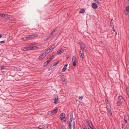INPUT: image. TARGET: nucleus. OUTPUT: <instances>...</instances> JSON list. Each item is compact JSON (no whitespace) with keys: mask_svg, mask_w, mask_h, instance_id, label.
I'll use <instances>...</instances> for the list:
<instances>
[{"mask_svg":"<svg viewBox=\"0 0 129 129\" xmlns=\"http://www.w3.org/2000/svg\"><path fill=\"white\" fill-rule=\"evenodd\" d=\"M124 101V100L122 96H119L117 100V105L118 106H120L122 103H123Z\"/></svg>","mask_w":129,"mask_h":129,"instance_id":"f257e3e1","label":"nucleus"},{"mask_svg":"<svg viewBox=\"0 0 129 129\" xmlns=\"http://www.w3.org/2000/svg\"><path fill=\"white\" fill-rule=\"evenodd\" d=\"M78 43L80 46V50H85V45L82 42H78Z\"/></svg>","mask_w":129,"mask_h":129,"instance_id":"f03ea898","label":"nucleus"},{"mask_svg":"<svg viewBox=\"0 0 129 129\" xmlns=\"http://www.w3.org/2000/svg\"><path fill=\"white\" fill-rule=\"evenodd\" d=\"M107 104H108L107 105V112L109 113L110 115V116H111L112 115V113L111 112V107L109 104H108V103H107Z\"/></svg>","mask_w":129,"mask_h":129,"instance_id":"7ed1b4c3","label":"nucleus"},{"mask_svg":"<svg viewBox=\"0 0 129 129\" xmlns=\"http://www.w3.org/2000/svg\"><path fill=\"white\" fill-rule=\"evenodd\" d=\"M84 50H80L79 54L80 57L82 60L83 59L84 54Z\"/></svg>","mask_w":129,"mask_h":129,"instance_id":"20e7f679","label":"nucleus"},{"mask_svg":"<svg viewBox=\"0 0 129 129\" xmlns=\"http://www.w3.org/2000/svg\"><path fill=\"white\" fill-rule=\"evenodd\" d=\"M124 12L126 15H128L129 12V6L128 5L126 6V8L124 10Z\"/></svg>","mask_w":129,"mask_h":129,"instance_id":"39448f33","label":"nucleus"},{"mask_svg":"<svg viewBox=\"0 0 129 129\" xmlns=\"http://www.w3.org/2000/svg\"><path fill=\"white\" fill-rule=\"evenodd\" d=\"M38 48V47L36 46H34L32 47H30L29 46L27 48L25 49V50L27 51L34 49H36Z\"/></svg>","mask_w":129,"mask_h":129,"instance_id":"423d86ee","label":"nucleus"},{"mask_svg":"<svg viewBox=\"0 0 129 129\" xmlns=\"http://www.w3.org/2000/svg\"><path fill=\"white\" fill-rule=\"evenodd\" d=\"M76 57L75 56H73L72 57V61L73 62V65L74 66L76 65Z\"/></svg>","mask_w":129,"mask_h":129,"instance_id":"0eeeda50","label":"nucleus"},{"mask_svg":"<svg viewBox=\"0 0 129 129\" xmlns=\"http://www.w3.org/2000/svg\"><path fill=\"white\" fill-rule=\"evenodd\" d=\"M38 36V35L37 34H36L30 35L27 36L28 39H31L34 38L35 37H37Z\"/></svg>","mask_w":129,"mask_h":129,"instance_id":"6e6552de","label":"nucleus"},{"mask_svg":"<svg viewBox=\"0 0 129 129\" xmlns=\"http://www.w3.org/2000/svg\"><path fill=\"white\" fill-rule=\"evenodd\" d=\"M86 122L87 123L88 125L90 128L92 126V124L91 122L89 121L88 119H86Z\"/></svg>","mask_w":129,"mask_h":129,"instance_id":"1a4fd4ad","label":"nucleus"},{"mask_svg":"<svg viewBox=\"0 0 129 129\" xmlns=\"http://www.w3.org/2000/svg\"><path fill=\"white\" fill-rule=\"evenodd\" d=\"M58 110V109L57 108H56L54 110H51L50 111L51 114L53 115L55 114L57 112Z\"/></svg>","mask_w":129,"mask_h":129,"instance_id":"9d476101","label":"nucleus"},{"mask_svg":"<svg viewBox=\"0 0 129 129\" xmlns=\"http://www.w3.org/2000/svg\"><path fill=\"white\" fill-rule=\"evenodd\" d=\"M64 51V50L63 48H61L59 51H58L57 52V54L59 55L61 53H62Z\"/></svg>","mask_w":129,"mask_h":129,"instance_id":"9b49d317","label":"nucleus"},{"mask_svg":"<svg viewBox=\"0 0 129 129\" xmlns=\"http://www.w3.org/2000/svg\"><path fill=\"white\" fill-rule=\"evenodd\" d=\"M46 56V55H45V54L43 53L39 57L38 59L39 60H41L42 58Z\"/></svg>","mask_w":129,"mask_h":129,"instance_id":"f8f14e48","label":"nucleus"},{"mask_svg":"<svg viewBox=\"0 0 129 129\" xmlns=\"http://www.w3.org/2000/svg\"><path fill=\"white\" fill-rule=\"evenodd\" d=\"M92 7L94 9H96L98 7L97 5L95 3H93L92 4Z\"/></svg>","mask_w":129,"mask_h":129,"instance_id":"ddd939ff","label":"nucleus"},{"mask_svg":"<svg viewBox=\"0 0 129 129\" xmlns=\"http://www.w3.org/2000/svg\"><path fill=\"white\" fill-rule=\"evenodd\" d=\"M58 97L57 96H55L54 98V103L56 104V103L57 101L58 100Z\"/></svg>","mask_w":129,"mask_h":129,"instance_id":"4468645a","label":"nucleus"},{"mask_svg":"<svg viewBox=\"0 0 129 129\" xmlns=\"http://www.w3.org/2000/svg\"><path fill=\"white\" fill-rule=\"evenodd\" d=\"M5 18L8 19H10L12 18V16L6 14Z\"/></svg>","mask_w":129,"mask_h":129,"instance_id":"2eb2a0df","label":"nucleus"},{"mask_svg":"<svg viewBox=\"0 0 129 129\" xmlns=\"http://www.w3.org/2000/svg\"><path fill=\"white\" fill-rule=\"evenodd\" d=\"M68 66V64H66L63 67V68L62 69V72H64L66 71L67 70L66 67Z\"/></svg>","mask_w":129,"mask_h":129,"instance_id":"dca6fc26","label":"nucleus"},{"mask_svg":"<svg viewBox=\"0 0 129 129\" xmlns=\"http://www.w3.org/2000/svg\"><path fill=\"white\" fill-rule=\"evenodd\" d=\"M61 121L62 122H66V118L65 116L61 117L60 118Z\"/></svg>","mask_w":129,"mask_h":129,"instance_id":"f3484780","label":"nucleus"},{"mask_svg":"<svg viewBox=\"0 0 129 129\" xmlns=\"http://www.w3.org/2000/svg\"><path fill=\"white\" fill-rule=\"evenodd\" d=\"M50 50L49 49H47L44 52V54H45V55L46 56L47 54L49 52Z\"/></svg>","mask_w":129,"mask_h":129,"instance_id":"a211bd4d","label":"nucleus"},{"mask_svg":"<svg viewBox=\"0 0 129 129\" xmlns=\"http://www.w3.org/2000/svg\"><path fill=\"white\" fill-rule=\"evenodd\" d=\"M49 62L47 60L46 62H45L44 64V67H45L47 66L49 63Z\"/></svg>","mask_w":129,"mask_h":129,"instance_id":"6ab92c4d","label":"nucleus"},{"mask_svg":"<svg viewBox=\"0 0 129 129\" xmlns=\"http://www.w3.org/2000/svg\"><path fill=\"white\" fill-rule=\"evenodd\" d=\"M45 127V126L44 125H41L38 127V128L39 129H41L44 128Z\"/></svg>","mask_w":129,"mask_h":129,"instance_id":"aec40b11","label":"nucleus"},{"mask_svg":"<svg viewBox=\"0 0 129 129\" xmlns=\"http://www.w3.org/2000/svg\"><path fill=\"white\" fill-rule=\"evenodd\" d=\"M126 90L128 97L129 98V88L127 87L126 89Z\"/></svg>","mask_w":129,"mask_h":129,"instance_id":"412c9836","label":"nucleus"},{"mask_svg":"<svg viewBox=\"0 0 129 129\" xmlns=\"http://www.w3.org/2000/svg\"><path fill=\"white\" fill-rule=\"evenodd\" d=\"M68 124V127L69 128V129H72L71 123L69 122Z\"/></svg>","mask_w":129,"mask_h":129,"instance_id":"4be33fe9","label":"nucleus"},{"mask_svg":"<svg viewBox=\"0 0 129 129\" xmlns=\"http://www.w3.org/2000/svg\"><path fill=\"white\" fill-rule=\"evenodd\" d=\"M55 55V53L54 52L53 53L51 54L50 57L52 58H53L54 57Z\"/></svg>","mask_w":129,"mask_h":129,"instance_id":"5701e85b","label":"nucleus"},{"mask_svg":"<svg viewBox=\"0 0 129 129\" xmlns=\"http://www.w3.org/2000/svg\"><path fill=\"white\" fill-rule=\"evenodd\" d=\"M85 12V10L84 9H82L80 10L79 12L81 13H84Z\"/></svg>","mask_w":129,"mask_h":129,"instance_id":"b1692460","label":"nucleus"},{"mask_svg":"<svg viewBox=\"0 0 129 129\" xmlns=\"http://www.w3.org/2000/svg\"><path fill=\"white\" fill-rule=\"evenodd\" d=\"M14 69L15 70L17 71H21V69L19 68H17V67H15L14 68Z\"/></svg>","mask_w":129,"mask_h":129,"instance_id":"393cba45","label":"nucleus"},{"mask_svg":"<svg viewBox=\"0 0 129 129\" xmlns=\"http://www.w3.org/2000/svg\"><path fill=\"white\" fill-rule=\"evenodd\" d=\"M59 61L57 62H54L52 65L53 66H56L58 63Z\"/></svg>","mask_w":129,"mask_h":129,"instance_id":"a878e982","label":"nucleus"},{"mask_svg":"<svg viewBox=\"0 0 129 129\" xmlns=\"http://www.w3.org/2000/svg\"><path fill=\"white\" fill-rule=\"evenodd\" d=\"M27 39H28L27 36L26 37H23L21 38V40H26Z\"/></svg>","mask_w":129,"mask_h":129,"instance_id":"bb28decb","label":"nucleus"},{"mask_svg":"<svg viewBox=\"0 0 129 129\" xmlns=\"http://www.w3.org/2000/svg\"><path fill=\"white\" fill-rule=\"evenodd\" d=\"M55 47V45H54L53 46H51V47H50L49 48V49L50 50L52 49H53Z\"/></svg>","mask_w":129,"mask_h":129,"instance_id":"cd10ccee","label":"nucleus"},{"mask_svg":"<svg viewBox=\"0 0 129 129\" xmlns=\"http://www.w3.org/2000/svg\"><path fill=\"white\" fill-rule=\"evenodd\" d=\"M52 67H53V65L52 64L50 66V67H49V68L48 69V71H49L51 70L52 69Z\"/></svg>","mask_w":129,"mask_h":129,"instance_id":"c85d7f7f","label":"nucleus"},{"mask_svg":"<svg viewBox=\"0 0 129 129\" xmlns=\"http://www.w3.org/2000/svg\"><path fill=\"white\" fill-rule=\"evenodd\" d=\"M128 116L127 115H126L125 116L124 119L127 120V119H128Z\"/></svg>","mask_w":129,"mask_h":129,"instance_id":"c756f323","label":"nucleus"},{"mask_svg":"<svg viewBox=\"0 0 129 129\" xmlns=\"http://www.w3.org/2000/svg\"><path fill=\"white\" fill-rule=\"evenodd\" d=\"M110 25L111 27L112 28H113L114 25L112 22H111Z\"/></svg>","mask_w":129,"mask_h":129,"instance_id":"7c9ffc66","label":"nucleus"},{"mask_svg":"<svg viewBox=\"0 0 129 129\" xmlns=\"http://www.w3.org/2000/svg\"><path fill=\"white\" fill-rule=\"evenodd\" d=\"M62 84L64 85H66V82L65 81V80L63 81L62 80Z\"/></svg>","mask_w":129,"mask_h":129,"instance_id":"2f4dec72","label":"nucleus"},{"mask_svg":"<svg viewBox=\"0 0 129 129\" xmlns=\"http://www.w3.org/2000/svg\"><path fill=\"white\" fill-rule=\"evenodd\" d=\"M73 120V118H71L70 119V121L69 122L70 123H71V122H72V121Z\"/></svg>","mask_w":129,"mask_h":129,"instance_id":"473e14b6","label":"nucleus"},{"mask_svg":"<svg viewBox=\"0 0 129 129\" xmlns=\"http://www.w3.org/2000/svg\"><path fill=\"white\" fill-rule=\"evenodd\" d=\"M61 79L62 80L64 81L65 80V78L63 76H61Z\"/></svg>","mask_w":129,"mask_h":129,"instance_id":"72a5a7b5","label":"nucleus"},{"mask_svg":"<svg viewBox=\"0 0 129 129\" xmlns=\"http://www.w3.org/2000/svg\"><path fill=\"white\" fill-rule=\"evenodd\" d=\"M65 114L63 113H61L60 114V116L61 117H62L63 116H65Z\"/></svg>","mask_w":129,"mask_h":129,"instance_id":"f704fd0d","label":"nucleus"},{"mask_svg":"<svg viewBox=\"0 0 129 129\" xmlns=\"http://www.w3.org/2000/svg\"><path fill=\"white\" fill-rule=\"evenodd\" d=\"M122 129H127L125 128V125H124L123 124H122Z\"/></svg>","mask_w":129,"mask_h":129,"instance_id":"c9c22d12","label":"nucleus"},{"mask_svg":"<svg viewBox=\"0 0 129 129\" xmlns=\"http://www.w3.org/2000/svg\"><path fill=\"white\" fill-rule=\"evenodd\" d=\"M2 69H4L5 68V67L4 66H3L1 67Z\"/></svg>","mask_w":129,"mask_h":129,"instance_id":"e433bc0d","label":"nucleus"},{"mask_svg":"<svg viewBox=\"0 0 129 129\" xmlns=\"http://www.w3.org/2000/svg\"><path fill=\"white\" fill-rule=\"evenodd\" d=\"M93 1H95V2L98 4H99V1L98 0H93Z\"/></svg>","mask_w":129,"mask_h":129,"instance_id":"4c0bfd02","label":"nucleus"},{"mask_svg":"<svg viewBox=\"0 0 129 129\" xmlns=\"http://www.w3.org/2000/svg\"><path fill=\"white\" fill-rule=\"evenodd\" d=\"M49 39V37H47L46 38L45 40V41H48Z\"/></svg>","mask_w":129,"mask_h":129,"instance_id":"58836bf2","label":"nucleus"},{"mask_svg":"<svg viewBox=\"0 0 129 129\" xmlns=\"http://www.w3.org/2000/svg\"><path fill=\"white\" fill-rule=\"evenodd\" d=\"M56 30L57 29H54L53 30V31L52 32L53 33H54L56 31Z\"/></svg>","mask_w":129,"mask_h":129,"instance_id":"ea45409f","label":"nucleus"},{"mask_svg":"<svg viewBox=\"0 0 129 129\" xmlns=\"http://www.w3.org/2000/svg\"><path fill=\"white\" fill-rule=\"evenodd\" d=\"M82 99H83V97L82 96H80L79 98V99H80V100L81 101L82 100Z\"/></svg>","mask_w":129,"mask_h":129,"instance_id":"a19ab883","label":"nucleus"},{"mask_svg":"<svg viewBox=\"0 0 129 129\" xmlns=\"http://www.w3.org/2000/svg\"><path fill=\"white\" fill-rule=\"evenodd\" d=\"M48 37H49V39L51 38V37H52L50 35V34H49V35H48Z\"/></svg>","mask_w":129,"mask_h":129,"instance_id":"79ce46f5","label":"nucleus"},{"mask_svg":"<svg viewBox=\"0 0 129 129\" xmlns=\"http://www.w3.org/2000/svg\"><path fill=\"white\" fill-rule=\"evenodd\" d=\"M106 102L107 105H108L107 104V103H108V104H109V103H108V101L107 100H106Z\"/></svg>","mask_w":129,"mask_h":129,"instance_id":"37998d69","label":"nucleus"},{"mask_svg":"<svg viewBox=\"0 0 129 129\" xmlns=\"http://www.w3.org/2000/svg\"><path fill=\"white\" fill-rule=\"evenodd\" d=\"M6 15V14H3V16L2 17H3V18H5V16Z\"/></svg>","mask_w":129,"mask_h":129,"instance_id":"c03bdc74","label":"nucleus"},{"mask_svg":"<svg viewBox=\"0 0 129 129\" xmlns=\"http://www.w3.org/2000/svg\"><path fill=\"white\" fill-rule=\"evenodd\" d=\"M73 126H75V123L74 120L73 121Z\"/></svg>","mask_w":129,"mask_h":129,"instance_id":"a18cd8bd","label":"nucleus"},{"mask_svg":"<svg viewBox=\"0 0 129 129\" xmlns=\"http://www.w3.org/2000/svg\"><path fill=\"white\" fill-rule=\"evenodd\" d=\"M53 58L50 57V59H49L48 60V61L49 62Z\"/></svg>","mask_w":129,"mask_h":129,"instance_id":"49530a36","label":"nucleus"},{"mask_svg":"<svg viewBox=\"0 0 129 129\" xmlns=\"http://www.w3.org/2000/svg\"><path fill=\"white\" fill-rule=\"evenodd\" d=\"M124 121L125 123H127V120L124 119Z\"/></svg>","mask_w":129,"mask_h":129,"instance_id":"de8ad7c7","label":"nucleus"},{"mask_svg":"<svg viewBox=\"0 0 129 129\" xmlns=\"http://www.w3.org/2000/svg\"><path fill=\"white\" fill-rule=\"evenodd\" d=\"M5 42V41H0V43H4Z\"/></svg>","mask_w":129,"mask_h":129,"instance_id":"09e8293b","label":"nucleus"},{"mask_svg":"<svg viewBox=\"0 0 129 129\" xmlns=\"http://www.w3.org/2000/svg\"><path fill=\"white\" fill-rule=\"evenodd\" d=\"M113 29V31H114V32H116V31H115V29H114V27H113V28H112Z\"/></svg>","mask_w":129,"mask_h":129,"instance_id":"8fccbe9b","label":"nucleus"},{"mask_svg":"<svg viewBox=\"0 0 129 129\" xmlns=\"http://www.w3.org/2000/svg\"><path fill=\"white\" fill-rule=\"evenodd\" d=\"M53 33L52 32L51 33H50L49 34L50 35H52L53 34Z\"/></svg>","mask_w":129,"mask_h":129,"instance_id":"3c124183","label":"nucleus"},{"mask_svg":"<svg viewBox=\"0 0 129 129\" xmlns=\"http://www.w3.org/2000/svg\"><path fill=\"white\" fill-rule=\"evenodd\" d=\"M90 128H91L92 129H95V128L94 127H93L92 126Z\"/></svg>","mask_w":129,"mask_h":129,"instance_id":"603ef678","label":"nucleus"},{"mask_svg":"<svg viewBox=\"0 0 129 129\" xmlns=\"http://www.w3.org/2000/svg\"><path fill=\"white\" fill-rule=\"evenodd\" d=\"M83 129H89V128L88 127H87L86 128H83Z\"/></svg>","mask_w":129,"mask_h":129,"instance_id":"864d4df0","label":"nucleus"},{"mask_svg":"<svg viewBox=\"0 0 129 129\" xmlns=\"http://www.w3.org/2000/svg\"><path fill=\"white\" fill-rule=\"evenodd\" d=\"M2 37V36L0 34V38H1V37Z\"/></svg>","mask_w":129,"mask_h":129,"instance_id":"5fc2aeb1","label":"nucleus"},{"mask_svg":"<svg viewBox=\"0 0 129 129\" xmlns=\"http://www.w3.org/2000/svg\"><path fill=\"white\" fill-rule=\"evenodd\" d=\"M3 14L2 13V15H1L0 16L2 17L3 16Z\"/></svg>","mask_w":129,"mask_h":129,"instance_id":"6e6d98bb","label":"nucleus"},{"mask_svg":"<svg viewBox=\"0 0 129 129\" xmlns=\"http://www.w3.org/2000/svg\"><path fill=\"white\" fill-rule=\"evenodd\" d=\"M1 15H2V13H0V16H1Z\"/></svg>","mask_w":129,"mask_h":129,"instance_id":"4d7b16f0","label":"nucleus"},{"mask_svg":"<svg viewBox=\"0 0 129 129\" xmlns=\"http://www.w3.org/2000/svg\"><path fill=\"white\" fill-rule=\"evenodd\" d=\"M113 20V19H111V22Z\"/></svg>","mask_w":129,"mask_h":129,"instance_id":"13d9d810","label":"nucleus"},{"mask_svg":"<svg viewBox=\"0 0 129 129\" xmlns=\"http://www.w3.org/2000/svg\"><path fill=\"white\" fill-rule=\"evenodd\" d=\"M127 1L129 2V0H127Z\"/></svg>","mask_w":129,"mask_h":129,"instance_id":"bf43d9fd","label":"nucleus"},{"mask_svg":"<svg viewBox=\"0 0 129 129\" xmlns=\"http://www.w3.org/2000/svg\"><path fill=\"white\" fill-rule=\"evenodd\" d=\"M101 43H102V41H101Z\"/></svg>","mask_w":129,"mask_h":129,"instance_id":"052dcab7","label":"nucleus"},{"mask_svg":"<svg viewBox=\"0 0 129 129\" xmlns=\"http://www.w3.org/2000/svg\"><path fill=\"white\" fill-rule=\"evenodd\" d=\"M117 33L116 32V33H115V34L116 35H117Z\"/></svg>","mask_w":129,"mask_h":129,"instance_id":"680f3d73","label":"nucleus"},{"mask_svg":"<svg viewBox=\"0 0 129 129\" xmlns=\"http://www.w3.org/2000/svg\"><path fill=\"white\" fill-rule=\"evenodd\" d=\"M68 58H69V57H67L66 58H67V59H68Z\"/></svg>","mask_w":129,"mask_h":129,"instance_id":"e2e57ef3","label":"nucleus"},{"mask_svg":"<svg viewBox=\"0 0 129 129\" xmlns=\"http://www.w3.org/2000/svg\"><path fill=\"white\" fill-rule=\"evenodd\" d=\"M128 39L129 40V37H128Z\"/></svg>","mask_w":129,"mask_h":129,"instance_id":"0e129e2a","label":"nucleus"},{"mask_svg":"<svg viewBox=\"0 0 129 129\" xmlns=\"http://www.w3.org/2000/svg\"><path fill=\"white\" fill-rule=\"evenodd\" d=\"M2 72H3V71H2Z\"/></svg>","mask_w":129,"mask_h":129,"instance_id":"69168bd1","label":"nucleus"}]
</instances>
